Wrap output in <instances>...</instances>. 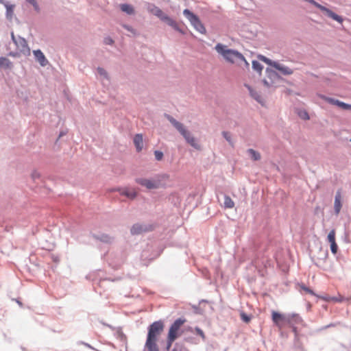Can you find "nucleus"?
<instances>
[{
	"label": "nucleus",
	"instance_id": "603ef678",
	"mask_svg": "<svg viewBox=\"0 0 351 351\" xmlns=\"http://www.w3.org/2000/svg\"><path fill=\"white\" fill-rule=\"evenodd\" d=\"M8 56H12V57H14V58L19 57L20 52H19V51H10V52H9L8 53Z\"/></svg>",
	"mask_w": 351,
	"mask_h": 351
},
{
	"label": "nucleus",
	"instance_id": "864d4df0",
	"mask_svg": "<svg viewBox=\"0 0 351 351\" xmlns=\"http://www.w3.org/2000/svg\"><path fill=\"white\" fill-rule=\"evenodd\" d=\"M291 329H292V331L294 332V334L295 335H297L298 334V328L293 324H291V325H289Z\"/></svg>",
	"mask_w": 351,
	"mask_h": 351
},
{
	"label": "nucleus",
	"instance_id": "4be33fe9",
	"mask_svg": "<svg viewBox=\"0 0 351 351\" xmlns=\"http://www.w3.org/2000/svg\"><path fill=\"white\" fill-rule=\"evenodd\" d=\"M265 74L267 77L271 80V82H275L276 80L281 79V76L277 73L275 70L270 69L269 67L265 69Z\"/></svg>",
	"mask_w": 351,
	"mask_h": 351
},
{
	"label": "nucleus",
	"instance_id": "393cba45",
	"mask_svg": "<svg viewBox=\"0 0 351 351\" xmlns=\"http://www.w3.org/2000/svg\"><path fill=\"white\" fill-rule=\"evenodd\" d=\"M297 286L299 289V291L300 293H302V291H304L306 293H308V294H310L313 296H315V297H319V295L315 293V292L311 289L310 287L306 286L304 283L301 282V283H298L297 284Z\"/></svg>",
	"mask_w": 351,
	"mask_h": 351
},
{
	"label": "nucleus",
	"instance_id": "49530a36",
	"mask_svg": "<svg viewBox=\"0 0 351 351\" xmlns=\"http://www.w3.org/2000/svg\"><path fill=\"white\" fill-rule=\"evenodd\" d=\"M317 298H321L323 300L326 301V302H328V301H330V300L338 301V299L336 297H329V296H321V295H319V297H317Z\"/></svg>",
	"mask_w": 351,
	"mask_h": 351
},
{
	"label": "nucleus",
	"instance_id": "72a5a7b5",
	"mask_svg": "<svg viewBox=\"0 0 351 351\" xmlns=\"http://www.w3.org/2000/svg\"><path fill=\"white\" fill-rule=\"evenodd\" d=\"M97 72L104 79H106V80L109 79L108 73L104 68H102L101 66H98L97 68Z\"/></svg>",
	"mask_w": 351,
	"mask_h": 351
},
{
	"label": "nucleus",
	"instance_id": "052dcab7",
	"mask_svg": "<svg viewBox=\"0 0 351 351\" xmlns=\"http://www.w3.org/2000/svg\"><path fill=\"white\" fill-rule=\"evenodd\" d=\"M304 1H306V2L309 3L310 4H311V5H315V3H316V2H317V1H315V0H304Z\"/></svg>",
	"mask_w": 351,
	"mask_h": 351
},
{
	"label": "nucleus",
	"instance_id": "8fccbe9b",
	"mask_svg": "<svg viewBox=\"0 0 351 351\" xmlns=\"http://www.w3.org/2000/svg\"><path fill=\"white\" fill-rule=\"evenodd\" d=\"M77 345H84V346H86V348H88L89 349L95 350V349L91 345H90L89 343H88L85 341H79L77 342Z\"/></svg>",
	"mask_w": 351,
	"mask_h": 351
},
{
	"label": "nucleus",
	"instance_id": "6ab92c4d",
	"mask_svg": "<svg viewBox=\"0 0 351 351\" xmlns=\"http://www.w3.org/2000/svg\"><path fill=\"white\" fill-rule=\"evenodd\" d=\"M2 4L5 6V9H6L5 18L8 21H12L13 16H14V9L15 5L10 4L9 2L5 1V0H4V3H2Z\"/></svg>",
	"mask_w": 351,
	"mask_h": 351
},
{
	"label": "nucleus",
	"instance_id": "4d7b16f0",
	"mask_svg": "<svg viewBox=\"0 0 351 351\" xmlns=\"http://www.w3.org/2000/svg\"><path fill=\"white\" fill-rule=\"evenodd\" d=\"M11 39L12 40V42L15 44L16 43V40H17V37H16L14 36V34L13 32H11Z\"/></svg>",
	"mask_w": 351,
	"mask_h": 351
},
{
	"label": "nucleus",
	"instance_id": "58836bf2",
	"mask_svg": "<svg viewBox=\"0 0 351 351\" xmlns=\"http://www.w3.org/2000/svg\"><path fill=\"white\" fill-rule=\"evenodd\" d=\"M154 154L155 159L157 161H160L162 160V158L164 157V154L162 151L155 150Z\"/></svg>",
	"mask_w": 351,
	"mask_h": 351
},
{
	"label": "nucleus",
	"instance_id": "f8f14e48",
	"mask_svg": "<svg viewBox=\"0 0 351 351\" xmlns=\"http://www.w3.org/2000/svg\"><path fill=\"white\" fill-rule=\"evenodd\" d=\"M231 53L229 57H226L225 60L230 63H239V60H244V56L237 49H230Z\"/></svg>",
	"mask_w": 351,
	"mask_h": 351
},
{
	"label": "nucleus",
	"instance_id": "473e14b6",
	"mask_svg": "<svg viewBox=\"0 0 351 351\" xmlns=\"http://www.w3.org/2000/svg\"><path fill=\"white\" fill-rule=\"evenodd\" d=\"M221 135L232 147L234 146V142L232 139L231 134L229 132L223 131L221 132Z\"/></svg>",
	"mask_w": 351,
	"mask_h": 351
},
{
	"label": "nucleus",
	"instance_id": "9b49d317",
	"mask_svg": "<svg viewBox=\"0 0 351 351\" xmlns=\"http://www.w3.org/2000/svg\"><path fill=\"white\" fill-rule=\"evenodd\" d=\"M90 236L95 240L106 244H111L114 241V237L106 233H90Z\"/></svg>",
	"mask_w": 351,
	"mask_h": 351
},
{
	"label": "nucleus",
	"instance_id": "f257e3e1",
	"mask_svg": "<svg viewBox=\"0 0 351 351\" xmlns=\"http://www.w3.org/2000/svg\"><path fill=\"white\" fill-rule=\"evenodd\" d=\"M164 327V322L161 319L155 321L148 326L147 339L145 343V348L147 351H160L157 345V341Z\"/></svg>",
	"mask_w": 351,
	"mask_h": 351
},
{
	"label": "nucleus",
	"instance_id": "37998d69",
	"mask_svg": "<svg viewBox=\"0 0 351 351\" xmlns=\"http://www.w3.org/2000/svg\"><path fill=\"white\" fill-rule=\"evenodd\" d=\"M195 330L197 335L200 336L203 340H205V339H206L205 334H204V331L199 327L196 326L195 328Z\"/></svg>",
	"mask_w": 351,
	"mask_h": 351
},
{
	"label": "nucleus",
	"instance_id": "dca6fc26",
	"mask_svg": "<svg viewBox=\"0 0 351 351\" xmlns=\"http://www.w3.org/2000/svg\"><path fill=\"white\" fill-rule=\"evenodd\" d=\"M342 207L341 191L338 190L336 192L334 202V212L335 215H338Z\"/></svg>",
	"mask_w": 351,
	"mask_h": 351
},
{
	"label": "nucleus",
	"instance_id": "f03ea898",
	"mask_svg": "<svg viewBox=\"0 0 351 351\" xmlns=\"http://www.w3.org/2000/svg\"><path fill=\"white\" fill-rule=\"evenodd\" d=\"M147 10L149 12L160 19L161 21L172 27L175 31L184 35L185 32L181 29L177 22L171 16L165 14L160 8L154 3H149Z\"/></svg>",
	"mask_w": 351,
	"mask_h": 351
},
{
	"label": "nucleus",
	"instance_id": "2eb2a0df",
	"mask_svg": "<svg viewBox=\"0 0 351 351\" xmlns=\"http://www.w3.org/2000/svg\"><path fill=\"white\" fill-rule=\"evenodd\" d=\"M215 50L225 59L226 57H229L231 53L230 49L222 43H217L215 47Z\"/></svg>",
	"mask_w": 351,
	"mask_h": 351
},
{
	"label": "nucleus",
	"instance_id": "cd10ccee",
	"mask_svg": "<svg viewBox=\"0 0 351 351\" xmlns=\"http://www.w3.org/2000/svg\"><path fill=\"white\" fill-rule=\"evenodd\" d=\"M121 10L122 12L126 13L127 14L131 15L134 13V9L133 6L129 3L121 4Z\"/></svg>",
	"mask_w": 351,
	"mask_h": 351
},
{
	"label": "nucleus",
	"instance_id": "4c0bfd02",
	"mask_svg": "<svg viewBox=\"0 0 351 351\" xmlns=\"http://www.w3.org/2000/svg\"><path fill=\"white\" fill-rule=\"evenodd\" d=\"M176 339H174L173 337H171L169 336H167V343H166V347H165V350L169 351V349L171 348L173 343L174 342V341L176 340Z\"/></svg>",
	"mask_w": 351,
	"mask_h": 351
},
{
	"label": "nucleus",
	"instance_id": "e2e57ef3",
	"mask_svg": "<svg viewBox=\"0 0 351 351\" xmlns=\"http://www.w3.org/2000/svg\"><path fill=\"white\" fill-rule=\"evenodd\" d=\"M16 302L21 306H23V303L19 299H15Z\"/></svg>",
	"mask_w": 351,
	"mask_h": 351
},
{
	"label": "nucleus",
	"instance_id": "09e8293b",
	"mask_svg": "<svg viewBox=\"0 0 351 351\" xmlns=\"http://www.w3.org/2000/svg\"><path fill=\"white\" fill-rule=\"evenodd\" d=\"M184 341L190 343H195V338L192 336L185 337Z\"/></svg>",
	"mask_w": 351,
	"mask_h": 351
},
{
	"label": "nucleus",
	"instance_id": "bb28decb",
	"mask_svg": "<svg viewBox=\"0 0 351 351\" xmlns=\"http://www.w3.org/2000/svg\"><path fill=\"white\" fill-rule=\"evenodd\" d=\"M31 178L35 183L43 182L44 179L40 173H39L37 170H33L31 173Z\"/></svg>",
	"mask_w": 351,
	"mask_h": 351
},
{
	"label": "nucleus",
	"instance_id": "412c9836",
	"mask_svg": "<svg viewBox=\"0 0 351 351\" xmlns=\"http://www.w3.org/2000/svg\"><path fill=\"white\" fill-rule=\"evenodd\" d=\"M244 86L248 90L250 95L257 102L261 103V95L256 90H255L250 85L245 84Z\"/></svg>",
	"mask_w": 351,
	"mask_h": 351
},
{
	"label": "nucleus",
	"instance_id": "c756f323",
	"mask_svg": "<svg viewBox=\"0 0 351 351\" xmlns=\"http://www.w3.org/2000/svg\"><path fill=\"white\" fill-rule=\"evenodd\" d=\"M258 58L261 61L265 62V64H267V65H269L273 68L277 62V61L272 60L269 59V58H267L263 55H261V54L258 55Z\"/></svg>",
	"mask_w": 351,
	"mask_h": 351
},
{
	"label": "nucleus",
	"instance_id": "bf43d9fd",
	"mask_svg": "<svg viewBox=\"0 0 351 351\" xmlns=\"http://www.w3.org/2000/svg\"><path fill=\"white\" fill-rule=\"evenodd\" d=\"M66 133H67V131H66V130H65V131H61V132H60L59 135H58V138H57L56 141H58V139H59L60 138H61L62 136H63L66 135Z\"/></svg>",
	"mask_w": 351,
	"mask_h": 351
},
{
	"label": "nucleus",
	"instance_id": "6e6552de",
	"mask_svg": "<svg viewBox=\"0 0 351 351\" xmlns=\"http://www.w3.org/2000/svg\"><path fill=\"white\" fill-rule=\"evenodd\" d=\"M180 134L184 137L187 143L197 150L201 149V145L197 143L195 138L191 133L186 130L184 127L179 131Z\"/></svg>",
	"mask_w": 351,
	"mask_h": 351
},
{
	"label": "nucleus",
	"instance_id": "ea45409f",
	"mask_svg": "<svg viewBox=\"0 0 351 351\" xmlns=\"http://www.w3.org/2000/svg\"><path fill=\"white\" fill-rule=\"evenodd\" d=\"M27 3L31 4L33 7L35 11L37 12H40V7L36 1V0H25Z\"/></svg>",
	"mask_w": 351,
	"mask_h": 351
},
{
	"label": "nucleus",
	"instance_id": "aec40b11",
	"mask_svg": "<svg viewBox=\"0 0 351 351\" xmlns=\"http://www.w3.org/2000/svg\"><path fill=\"white\" fill-rule=\"evenodd\" d=\"M327 17L332 19L333 21H337V23L342 24L343 21V17L341 15L337 14L336 12L332 11L330 9H328L327 11L324 14Z\"/></svg>",
	"mask_w": 351,
	"mask_h": 351
},
{
	"label": "nucleus",
	"instance_id": "338daca9",
	"mask_svg": "<svg viewBox=\"0 0 351 351\" xmlns=\"http://www.w3.org/2000/svg\"><path fill=\"white\" fill-rule=\"evenodd\" d=\"M208 301L206 300H202L199 302H207Z\"/></svg>",
	"mask_w": 351,
	"mask_h": 351
},
{
	"label": "nucleus",
	"instance_id": "0e129e2a",
	"mask_svg": "<svg viewBox=\"0 0 351 351\" xmlns=\"http://www.w3.org/2000/svg\"><path fill=\"white\" fill-rule=\"evenodd\" d=\"M179 351H189V350L182 345Z\"/></svg>",
	"mask_w": 351,
	"mask_h": 351
},
{
	"label": "nucleus",
	"instance_id": "3c124183",
	"mask_svg": "<svg viewBox=\"0 0 351 351\" xmlns=\"http://www.w3.org/2000/svg\"><path fill=\"white\" fill-rule=\"evenodd\" d=\"M240 63H243L244 64V66L245 67L249 70L250 69V64L248 63V62L246 60V59L244 58V60H239V63H237L238 64H240Z\"/></svg>",
	"mask_w": 351,
	"mask_h": 351
},
{
	"label": "nucleus",
	"instance_id": "79ce46f5",
	"mask_svg": "<svg viewBox=\"0 0 351 351\" xmlns=\"http://www.w3.org/2000/svg\"><path fill=\"white\" fill-rule=\"evenodd\" d=\"M298 115L304 120H308L310 119L309 114L306 110H301L299 112Z\"/></svg>",
	"mask_w": 351,
	"mask_h": 351
},
{
	"label": "nucleus",
	"instance_id": "c03bdc74",
	"mask_svg": "<svg viewBox=\"0 0 351 351\" xmlns=\"http://www.w3.org/2000/svg\"><path fill=\"white\" fill-rule=\"evenodd\" d=\"M118 338L122 341L125 342L127 341L126 335L121 331L119 330L117 332Z\"/></svg>",
	"mask_w": 351,
	"mask_h": 351
},
{
	"label": "nucleus",
	"instance_id": "c85d7f7f",
	"mask_svg": "<svg viewBox=\"0 0 351 351\" xmlns=\"http://www.w3.org/2000/svg\"><path fill=\"white\" fill-rule=\"evenodd\" d=\"M290 324H301L303 322L302 318L297 313H289Z\"/></svg>",
	"mask_w": 351,
	"mask_h": 351
},
{
	"label": "nucleus",
	"instance_id": "b1692460",
	"mask_svg": "<svg viewBox=\"0 0 351 351\" xmlns=\"http://www.w3.org/2000/svg\"><path fill=\"white\" fill-rule=\"evenodd\" d=\"M14 67L13 63L5 57H0V69H12Z\"/></svg>",
	"mask_w": 351,
	"mask_h": 351
},
{
	"label": "nucleus",
	"instance_id": "680f3d73",
	"mask_svg": "<svg viewBox=\"0 0 351 351\" xmlns=\"http://www.w3.org/2000/svg\"><path fill=\"white\" fill-rule=\"evenodd\" d=\"M179 346H180L179 343H178V342L176 343L174 348L171 351H178V348L179 347Z\"/></svg>",
	"mask_w": 351,
	"mask_h": 351
},
{
	"label": "nucleus",
	"instance_id": "4468645a",
	"mask_svg": "<svg viewBox=\"0 0 351 351\" xmlns=\"http://www.w3.org/2000/svg\"><path fill=\"white\" fill-rule=\"evenodd\" d=\"M34 58L39 62L41 66H45L49 64L48 60L46 58L45 54L40 49H36L33 51Z\"/></svg>",
	"mask_w": 351,
	"mask_h": 351
},
{
	"label": "nucleus",
	"instance_id": "a18cd8bd",
	"mask_svg": "<svg viewBox=\"0 0 351 351\" xmlns=\"http://www.w3.org/2000/svg\"><path fill=\"white\" fill-rule=\"evenodd\" d=\"M114 40L110 36H106L104 38V43L106 45H112Z\"/></svg>",
	"mask_w": 351,
	"mask_h": 351
},
{
	"label": "nucleus",
	"instance_id": "f3484780",
	"mask_svg": "<svg viewBox=\"0 0 351 351\" xmlns=\"http://www.w3.org/2000/svg\"><path fill=\"white\" fill-rule=\"evenodd\" d=\"M274 68L280 71L284 75H289L293 73V71L291 69L279 63L278 62H276Z\"/></svg>",
	"mask_w": 351,
	"mask_h": 351
},
{
	"label": "nucleus",
	"instance_id": "c9c22d12",
	"mask_svg": "<svg viewBox=\"0 0 351 351\" xmlns=\"http://www.w3.org/2000/svg\"><path fill=\"white\" fill-rule=\"evenodd\" d=\"M122 27H123V28H124L127 31L130 32V33H132L134 36L137 35V34H138L137 31L134 28H133L131 25H130L123 24Z\"/></svg>",
	"mask_w": 351,
	"mask_h": 351
},
{
	"label": "nucleus",
	"instance_id": "ddd939ff",
	"mask_svg": "<svg viewBox=\"0 0 351 351\" xmlns=\"http://www.w3.org/2000/svg\"><path fill=\"white\" fill-rule=\"evenodd\" d=\"M15 45L17 49L19 51V52L23 53H25L27 52L29 53V47H28L26 40L23 37L18 36L16 43H15Z\"/></svg>",
	"mask_w": 351,
	"mask_h": 351
},
{
	"label": "nucleus",
	"instance_id": "2f4dec72",
	"mask_svg": "<svg viewBox=\"0 0 351 351\" xmlns=\"http://www.w3.org/2000/svg\"><path fill=\"white\" fill-rule=\"evenodd\" d=\"M234 206V201L228 195H224L223 207L225 208H232Z\"/></svg>",
	"mask_w": 351,
	"mask_h": 351
},
{
	"label": "nucleus",
	"instance_id": "a19ab883",
	"mask_svg": "<svg viewBox=\"0 0 351 351\" xmlns=\"http://www.w3.org/2000/svg\"><path fill=\"white\" fill-rule=\"evenodd\" d=\"M330 247L331 252L334 255H335L337 253V251H338V245H337L336 241L330 243Z\"/></svg>",
	"mask_w": 351,
	"mask_h": 351
},
{
	"label": "nucleus",
	"instance_id": "7c9ffc66",
	"mask_svg": "<svg viewBox=\"0 0 351 351\" xmlns=\"http://www.w3.org/2000/svg\"><path fill=\"white\" fill-rule=\"evenodd\" d=\"M252 69L256 71L259 75H261L263 66L258 60H252Z\"/></svg>",
	"mask_w": 351,
	"mask_h": 351
},
{
	"label": "nucleus",
	"instance_id": "1a4fd4ad",
	"mask_svg": "<svg viewBox=\"0 0 351 351\" xmlns=\"http://www.w3.org/2000/svg\"><path fill=\"white\" fill-rule=\"evenodd\" d=\"M321 98H322L324 101H326L329 104L336 106L339 108L344 110H351V104L340 101L334 97H330L325 95H322Z\"/></svg>",
	"mask_w": 351,
	"mask_h": 351
},
{
	"label": "nucleus",
	"instance_id": "0eeeda50",
	"mask_svg": "<svg viewBox=\"0 0 351 351\" xmlns=\"http://www.w3.org/2000/svg\"><path fill=\"white\" fill-rule=\"evenodd\" d=\"M135 182L142 186L145 187L149 190L157 189L160 187V180H155L153 179H147L144 178H136Z\"/></svg>",
	"mask_w": 351,
	"mask_h": 351
},
{
	"label": "nucleus",
	"instance_id": "9d476101",
	"mask_svg": "<svg viewBox=\"0 0 351 351\" xmlns=\"http://www.w3.org/2000/svg\"><path fill=\"white\" fill-rule=\"evenodd\" d=\"M112 191H118L121 195L125 196L130 199H134L137 197V192L135 191H130L126 187H117L112 189Z\"/></svg>",
	"mask_w": 351,
	"mask_h": 351
},
{
	"label": "nucleus",
	"instance_id": "f704fd0d",
	"mask_svg": "<svg viewBox=\"0 0 351 351\" xmlns=\"http://www.w3.org/2000/svg\"><path fill=\"white\" fill-rule=\"evenodd\" d=\"M240 317H241V319L244 323H249L252 319V316L250 315H248L243 311L241 312Z\"/></svg>",
	"mask_w": 351,
	"mask_h": 351
},
{
	"label": "nucleus",
	"instance_id": "6e6d98bb",
	"mask_svg": "<svg viewBox=\"0 0 351 351\" xmlns=\"http://www.w3.org/2000/svg\"><path fill=\"white\" fill-rule=\"evenodd\" d=\"M337 324H335V323H330L326 326H324V327H322V330H324V329H326V328H330V327H333V326H335Z\"/></svg>",
	"mask_w": 351,
	"mask_h": 351
},
{
	"label": "nucleus",
	"instance_id": "a211bd4d",
	"mask_svg": "<svg viewBox=\"0 0 351 351\" xmlns=\"http://www.w3.org/2000/svg\"><path fill=\"white\" fill-rule=\"evenodd\" d=\"M133 143L138 152H141L143 147V138L142 134H136L133 138Z\"/></svg>",
	"mask_w": 351,
	"mask_h": 351
},
{
	"label": "nucleus",
	"instance_id": "7ed1b4c3",
	"mask_svg": "<svg viewBox=\"0 0 351 351\" xmlns=\"http://www.w3.org/2000/svg\"><path fill=\"white\" fill-rule=\"evenodd\" d=\"M183 14L189 21L191 25L197 32L202 34L206 33L204 25L196 14L186 8L183 10Z\"/></svg>",
	"mask_w": 351,
	"mask_h": 351
},
{
	"label": "nucleus",
	"instance_id": "5fc2aeb1",
	"mask_svg": "<svg viewBox=\"0 0 351 351\" xmlns=\"http://www.w3.org/2000/svg\"><path fill=\"white\" fill-rule=\"evenodd\" d=\"M262 82L264 84V86H265L267 88L271 86V84L266 79H263L262 80Z\"/></svg>",
	"mask_w": 351,
	"mask_h": 351
},
{
	"label": "nucleus",
	"instance_id": "774afa93",
	"mask_svg": "<svg viewBox=\"0 0 351 351\" xmlns=\"http://www.w3.org/2000/svg\"><path fill=\"white\" fill-rule=\"evenodd\" d=\"M163 177H164V178H168V175H167V174H164V175H163Z\"/></svg>",
	"mask_w": 351,
	"mask_h": 351
},
{
	"label": "nucleus",
	"instance_id": "de8ad7c7",
	"mask_svg": "<svg viewBox=\"0 0 351 351\" xmlns=\"http://www.w3.org/2000/svg\"><path fill=\"white\" fill-rule=\"evenodd\" d=\"M315 8L319 9L321 11H322L324 12V14H325V12L327 11V10L328 9V8H326V6L324 5H321L320 3H319L318 2H316L315 5H314Z\"/></svg>",
	"mask_w": 351,
	"mask_h": 351
},
{
	"label": "nucleus",
	"instance_id": "423d86ee",
	"mask_svg": "<svg viewBox=\"0 0 351 351\" xmlns=\"http://www.w3.org/2000/svg\"><path fill=\"white\" fill-rule=\"evenodd\" d=\"M154 225L144 223H134L130 228V234L133 236L139 235L145 232H152L154 230Z\"/></svg>",
	"mask_w": 351,
	"mask_h": 351
},
{
	"label": "nucleus",
	"instance_id": "e433bc0d",
	"mask_svg": "<svg viewBox=\"0 0 351 351\" xmlns=\"http://www.w3.org/2000/svg\"><path fill=\"white\" fill-rule=\"evenodd\" d=\"M328 241L330 243L332 242L336 241H335V230H331L327 236Z\"/></svg>",
	"mask_w": 351,
	"mask_h": 351
},
{
	"label": "nucleus",
	"instance_id": "69168bd1",
	"mask_svg": "<svg viewBox=\"0 0 351 351\" xmlns=\"http://www.w3.org/2000/svg\"><path fill=\"white\" fill-rule=\"evenodd\" d=\"M101 323L103 325L106 326L107 327H108V328H112V326L111 325L108 324H106V323H104V322H101Z\"/></svg>",
	"mask_w": 351,
	"mask_h": 351
},
{
	"label": "nucleus",
	"instance_id": "a878e982",
	"mask_svg": "<svg viewBox=\"0 0 351 351\" xmlns=\"http://www.w3.org/2000/svg\"><path fill=\"white\" fill-rule=\"evenodd\" d=\"M247 153L250 156V158L254 161H258L261 158V154L252 148L247 149Z\"/></svg>",
	"mask_w": 351,
	"mask_h": 351
},
{
	"label": "nucleus",
	"instance_id": "20e7f679",
	"mask_svg": "<svg viewBox=\"0 0 351 351\" xmlns=\"http://www.w3.org/2000/svg\"><path fill=\"white\" fill-rule=\"evenodd\" d=\"M271 319L274 325L279 328H282L285 325L290 324L289 313L284 314L278 311H273L271 312Z\"/></svg>",
	"mask_w": 351,
	"mask_h": 351
},
{
	"label": "nucleus",
	"instance_id": "39448f33",
	"mask_svg": "<svg viewBox=\"0 0 351 351\" xmlns=\"http://www.w3.org/2000/svg\"><path fill=\"white\" fill-rule=\"evenodd\" d=\"M186 319L183 317H179L176 319L170 326L167 336L178 339L181 335L182 331L180 327L185 323Z\"/></svg>",
	"mask_w": 351,
	"mask_h": 351
},
{
	"label": "nucleus",
	"instance_id": "13d9d810",
	"mask_svg": "<svg viewBox=\"0 0 351 351\" xmlns=\"http://www.w3.org/2000/svg\"><path fill=\"white\" fill-rule=\"evenodd\" d=\"M193 308H194L195 312L196 313H198V314H200V313H201V312H200V311H201V310H200V308H199L198 306H197V305H194V306H193Z\"/></svg>",
	"mask_w": 351,
	"mask_h": 351
},
{
	"label": "nucleus",
	"instance_id": "5701e85b",
	"mask_svg": "<svg viewBox=\"0 0 351 351\" xmlns=\"http://www.w3.org/2000/svg\"><path fill=\"white\" fill-rule=\"evenodd\" d=\"M164 116L176 128V129L178 130V132L184 127L182 123L177 121L171 115L165 113Z\"/></svg>",
	"mask_w": 351,
	"mask_h": 351
}]
</instances>
